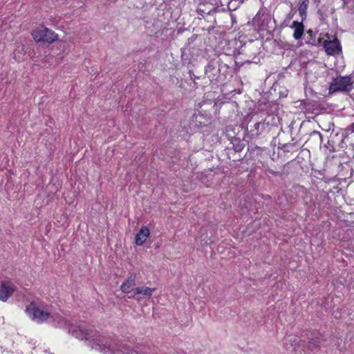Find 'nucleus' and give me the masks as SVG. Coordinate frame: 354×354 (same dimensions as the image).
<instances>
[{
	"mask_svg": "<svg viewBox=\"0 0 354 354\" xmlns=\"http://www.w3.org/2000/svg\"><path fill=\"white\" fill-rule=\"evenodd\" d=\"M308 33L310 35H312V34H313V30H309L308 31Z\"/></svg>",
	"mask_w": 354,
	"mask_h": 354,
	"instance_id": "f3484780",
	"label": "nucleus"
},
{
	"mask_svg": "<svg viewBox=\"0 0 354 354\" xmlns=\"http://www.w3.org/2000/svg\"><path fill=\"white\" fill-rule=\"evenodd\" d=\"M351 131L352 132H354V122H353V123L351 124Z\"/></svg>",
	"mask_w": 354,
	"mask_h": 354,
	"instance_id": "2eb2a0df",
	"label": "nucleus"
},
{
	"mask_svg": "<svg viewBox=\"0 0 354 354\" xmlns=\"http://www.w3.org/2000/svg\"><path fill=\"white\" fill-rule=\"evenodd\" d=\"M92 348L103 354H133L129 348L124 345H111L107 344L104 337L94 340Z\"/></svg>",
	"mask_w": 354,
	"mask_h": 354,
	"instance_id": "f257e3e1",
	"label": "nucleus"
},
{
	"mask_svg": "<svg viewBox=\"0 0 354 354\" xmlns=\"http://www.w3.org/2000/svg\"><path fill=\"white\" fill-rule=\"evenodd\" d=\"M317 346H318V344H316V343H314L313 342H309V345H308V348L310 349V350H313L315 348H316Z\"/></svg>",
	"mask_w": 354,
	"mask_h": 354,
	"instance_id": "4468645a",
	"label": "nucleus"
},
{
	"mask_svg": "<svg viewBox=\"0 0 354 354\" xmlns=\"http://www.w3.org/2000/svg\"><path fill=\"white\" fill-rule=\"evenodd\" d=\"M149 230L147 227H142L139 232L136 235V245H142L149 236Z\"/></svg>",
	"mask_w": 354,
	"mask_h": 354,
	"instance_id": "9d476101",
	"label": "nucleus"
},
{
	"mask_svg": "<svg viewBox=\"0 0 354 354\" xmlns=\"http://www.w3.org/2000/svg\"><path fill=\"white\" fill-rule=\"evenodd\" d=\"M18 48H21V51H24V46H18Z\"/></svg>",
	"mask_w": 354,
	"mask_h": 354,
	"instance_id": "a211bd4d",
	"label": "nucleus"
},
{
	"mask_svg": "<svg viewBox=\"0 0 354 354\" xmlns=\"http://www.w3.org/2000/svg\"><path fill=\"white\" fill-rule=\"evenodd\" d=\"M50 317L55 322H57L59 327H64L67 324V322L58 314H50Z\"/></svg>",
	"mask_w": 354,
	"mask_h": 354,
	"instance_id": "ddd939ff",
	"label": "nucleus"
},
{
	"mask_svg": "<svg viewBox=\"0 0 354 354\" xmlns=\"http://www.w3.org/2000/svg\"><path fill=\"white\" fill-rule=\"evenodd\" d=\"M155 291V288H151L147 286H141L136 288L133 290V292L134 293V295L133 296L135 297L136 295L142 294L147 297H151L152 293Z\"/></svg>",
	"mask_w": 354,
	"mask_h": 354,
	"instance_id": "f8f14e48",
	"label": "nucleus"
},
{
	"mask_svg": "<svg viewBox=\"0 0 354 354\" xmlns=\"http://www.w3.org/2000/svg\"><path fill=\"white\" fill-rule=\"evenodd\" d=\"M232 3V1H230V2L229 3V8H230V6H231Z\"/></svg>",
	"mask_w": 354,
	"mask_h": 354,
	"instance_id": "aec40b11",
	"label": "nucleus"
},
{
	"mask_svg": "<svg viewBox=\"0 0 354 354\" xmlns=\"http://www.w3.org/2000/svg\"><path fill=\"white\" fill-rule=\"evenodd\" d=\"M289 341H292V337H289Z\"/></svg>",
	"mask_w": 354,
	"mask_h": 354,
	"instance_id": "6ab92c4d",
	"label": "nucleus"
},
{
	"mask_svg": "<svg viewBox=\"0 0 354 354\" xmlns=\"http://www.w3.org/2000/svg\"><path fill=\"white\" fill-rule=\"evenodd\" d=\"M259 125H260V123L257 122V123L255 124L254 127H255L256 129H258Z\"/></svg>",
	"mask_w": 354,
	"mask_h": 354,
	"instance_id": "dca6fc26",
	"label": "nucleus"
},
{
	"mask_svg": "<svg viewBox=\"0 0 354 354\" xmlns=\"http://www.w3.org/2000/svg\"><path fill=\"white\" fill-rule=\"evenodd\" d=\"M16 290V286L9 281H3L0 286V300L6 302Z\"/></svg>",
	"mask_w": 354,
	"mask_h": 354,
	"instance_id": "0eeeda50",
	"label": "nucleus"
},
{
	"mask_svg": "<svg viewBox=\"0 0 354 354\" xmlns=\"http://www.w3.org/2000/svg\"><path fill=\"white\" fill-rule=\"evenodd\" d=\"M309 0H300L298 3V12L301 17L302 21L307 18V10L309 6Z\"/></svg>",
	"mask_w": 354,
	"mask_h": 354,
	"instance_id": "9b49d317",
	"label": "nucleus"
},
{
	"mask_svg": "<svg viewBox=\"0 0 354 354\" xmlns=\"http://www.w3.org/2000/svg\"><path fill=\"white\" fill-rule=\"evenodd\" d=\"M30 318L38 324H41L50 318V313L46 308L31 302L26 309Z\"/></svg>",
	"mask_w": 354,
	"mask_h": 354,
	"instance_id": "f03ea898",
	"label": "nucleus"
},
{
	"mask_svg": "<svg viewBox=\"0 0 354 354\" xmlns=\"http://www.w3.org/2000/svg\"><path fill=\"white\" fill-rule=\"evenodd\" d=\"M290 28L294 30L293 32V38L296 40L300 39L304 32V26L303 24V21L299 22L297 21H294L290 26Z\"/></svg>",
	"mask_w": 354,
	"mask_h": 354,
	"instance_id": "1a4fd4ad",
	"label": "nucleus"
},
{
	"mask_svg": "<svg viewBox=\"0 0 354 354\" xmlns=\"http://www.w3.org/2000/svg\"><path fill=\"white\" fill-rule=\"evenodd\" d=\"M323 46L328 55H336L341 53L342 47L337 37L333 40H325Z\"/></svg>",
	"mask_w": 354,
	"mask_h": 354,
	"instance_id": "423d86ee",
	"label": "nucleus"
},
{
	"mask_svg": "<svg viewBox=\"0 0 354 354\" xmlns=\"http://www.w3.org/2000/svg\"><path fill=\"white\" fill-rule=\"evenodd\" d=\"M136 274H131L127 279L122 284L121 290L124 293H129L134 289L136 286Z\"/></svg>",
	"mask_w": 354,
	"mask_h": 354,
	"instance_id": "6e6552de",
	"label": "nucleus"
},
{
	"mask_svg": "<svg viewBox=\"0 0 354 354\" xmlns=\"http://www.w3.org/2000/svg\"><path fill=\"white\" fill-rule=\"evenodd\" d=\"M353 88V82L349 76L333 78L329 86V93L348 92Z\"/></svg>",
	"mask_w": 354,
	"mask_h": 354,
	"instance_id": "7ed1b4c3",
	"label": "nucleus"
},
{
	"mask_svg": "<svg viewBox=\"0 0 354 354\" xmlns=\"http://www.w3.org/2000/svg\"><path fill=\"white\" fill-rule=\"evenodd\" d=\"M69 332L71 333L72 335H73L74 337H75L77 339H85L86 340H90V342H91L90 346L91 347L95 342L94 340H95L96 339L103 337L96 335L95 333H94L93 330L83 329L81 326H77L73 330L71 328H70Z\"/></svg>",
	"mask_w": 354,
	"mask_h": 354,
	"instance_id": "39448f33",
	"label": "nucleus"
},
{
	"mask_svg": "<svg viewBox=\"0 0 354 354\" xmlns=\"http://www.w3.org/2000/svg\"><path fill=\"white\" fill-rule=\"evenodd\" d=\"M32 36L36 42L53 43L58 39V35L53 30L39 26L32 32Z\"/></svg>",
	"mask_w": 354,
	"mask_h": 354,
	"instance_id": "20e7f679",
	"label": "nucleus"
}]
</instances>
